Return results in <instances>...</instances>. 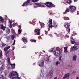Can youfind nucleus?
Returning <instances> with one entry per match:
<instances>
[{"mask_svg": "<svg viewBox=\"0 0 79 79\" xmlns=\"http://www.w3.org/2000/svg\"><path fill=\"white\" fill-rule=\"evenodd\" d=\"M72 49L73 51H76V50H78V48L76 46H74L72 47Z\"/></svg>", "mask_w": 79, "mask_h": 79, "instance_id": "11", "label": "nucleus"}, {"mask_svg": "<svg viewBox=\"0 0 79 79\" xmlns=\"http://www.w3.org/2000/svg\"><path fill=\"white\" fill-rule=\"evenodd\" d=\"M77 1H78V0H74V2H77Z\"/></svg>", "mask_w": 79, "mask_h": 79, "instance_id": "46", "label": "nucleus"}, {"mask_svg": "<svg viewBox=\"0 0 79 79\" xmlns=\"http://www.w3.org/2000/svg\"><path fill=\"white\" fill-rule=\"evenodd\" d=\"M71 9V10H70V12L71 13H73V12H74L75 11H76V7L73 6H70L69 7Z\"/></svg>", "mask_w": 79, "mask_h": 79, "instance_id": "7", "label": "nucleus"}, {"mask_svg": "<svg viewBox=\"0 0 79 79\" xmlns=\"http://www.w3.org/2000/svg\"><path fill=\"white\" fill-rule=\"evenodd\" d=\"M76 73V71H73L72 73L73 74H75Z\"/></svg>", "mask_w": 79, "mask_h": 79, "instance_id": "38", "label": "nucleus"}, {"mask_svg": "<svg viewBox=\"0 0 79 79\" xmlns=\"http://www.w3.org/2000/svg\"><path fill=\"white\" fill-rule=\"evenodd\" d=\"M9 22L10 23V26H11V25H12V22H11L10 20Z\"/></svg>", "mask_w": 79, "mask_h": 79, "instance_id": "37", "label": "nucleus"}, {"mask_svg": "<svg viewBox=\"0 0 79 79\" xmlns=\"http://www.w3.org/2000/svg\"><path fill=\"white\" fill-rule=\"evenodd\" d=\"M14 34H15V37H16V34L15 33H14Z\"/></svg>", "mask_w": 79, "mask_h": 79, "instance_id": "48", "label": "nucleus"}, {"mask_svg": "<svg viewBox=\"0 0 79 79\" xmlns=\"http://www.w3.org/2000/svg\"><path fill=\"white\" fill-rule=\"evenodd\" d=\"M18 27H19V29H21V26H19Z\"/></svg>", "mask_w": 79, "mask_h": 79, "instance_id": "42", "label": "nucleus"}, {"mask_svg": "<svg viewBox=\"0 0 79 79\" xmlns=\"http://www.w3.org/2000/svg\"><path fill=\"white\" fill-rule=\"evenodd\" d=\"M0 21L2 22V23L4 22V19H3V18L1 16H0Z\"/></svg>", "mask_w": 79, "mask_h": 79, "instance_id": "25", "label": "nucleus"}, {"mask_svg": "<svg viewBox=\"0 0 79 79\" xmlns=\"http://www.w3.org/2000/svg\"><path fill=\"white\" fill-rule=\"evenodd\" d=\"M40 24L41 26V28H42V27H45V24H44V23H40Z\"/></svg>", "mask_w": 79, "mask_h": 79, "instance_id": "18", "label": "nucleus"}, {"mask_svg": "<svg viewBox=\"0 0 79 79\" xmlns=\"http://www.w3.org/2000/svg\"><path fill=\"white\" fill-rule=\"evenodd\" d=\"M34 32H37V34H35V35H39L40 34V29H35L34 30Z\"/></svg>", "mask_w": 79, "mask_h": 79, "instance_id": "9", "label": "nucleus"}, {"mask_svg": "<svg viewBox=\"0 0 79 79\" xmlns=\"http://www.w3.org/2000/svg\"><path fill=\"white\" fill-rule=\"evenodd\" d=\"M63 18H64L65 20H68L69 19V18L68 17H63Z\"/></svg>", "mask_w": 79, "mask_h": 79, "instance_id": "30", "label": "nucleus"}, {"mask_svg": "<svg viewBox=\"0 0 79 79\" xmlns=\"http://www.w3.org/2000/svg\"><path fill=\"white\" fill-rule=\"evenodd\" d=\"M53 13H50V15H53Z\"/></svg>", "mask_w": 79, "mask_h": 79, "instance_id": "50", "label": "nucleus"}, {"mask_svg": "<svg viewBox=\"0 0 79 79\" xmlns=\"http://www.w3.org/2000/svg\"><path fill=\"white\" fill-rule=\"evenodd\" d=\"M48 24L50 28H52L53 27H54L55 28L57 27V25L55 22H53V25H52V19H50L49 22L48 23Z\"/></svg>", "mask_w": 79, "mask_h": 79, "instance_id": "4", "label": "nucleus"}, {"mask_svg": "<svg viewBox=\"0 0 79 79\" xmlns=\"http://www.w3.org/2000/svg\"><path fill=\"white\" fill-rule=\"evenodd\" d=\"M56 64L57 66H58V64H60V62L58 61H57L56 62Z\"/></svg>", "mask_w": 79, "mask_h": 79, "instance_id": "32", "label": "nucleus"}, {"mask_svg": "<svg viewBox=\"0 0 79 79\" xmlns=\"http://www.w3.org/2000/svg\"><path fill=\"white\" fill-rule=\"evenodd\" d=\"M45 31L46 34H47V31Z\"/></svg>", "mask_w": 79, "mask_h": 79, "instance_id": "52", "label": "nucleus"}, {"mask_svg": "<svg viewBox=\"0 0 79 79\" xmlns=\"http://www.w3.org/2000/svg\"><path fill=\"white\" fill-rule=\"evenodd\" d=\"M31 42H36V40H31Z\"/></svg>", "mask_w": 79, "mask_h": 79, "instance_id": "35", "label": "nucleus"}, {"mask_svg": "<svg viewBox=\"0 0 79 79\" xmlns=\"http://www.w3.org/2000/svg\"><path fill=\"white\" fill-rule=\"evenodd\" d=\"M54 79H57V77H56L54 78Z\"/></svg>", "mask_w": 79, "mask_h": 79, "instance_id": "53", "label": "nucleus"}, {"mask_svg": "<svg viewBox=\"0 0 79 79\" xmlns=\"http://www.w3.org/2000/svg\"><path fill=\"white\" fill-rule=\"evenodd\" d=\"M22 39L23 41L24 42V43H25V44H26V42H27V39L25 37H24L23 38H22Z\"/></svg>", "mask_w": 79, "mask_h": 79, "instance_id": "12", "label": "nucleus"}, {"mask_svg": "<svg viewBox=\"0 0 79 79\" xmlns=\"http://www.w3.org/2000/svg\"><path fill=\"white\" fill-rule=\"evenodd\" d=\"M42 75H40V78H39L38 79H41V78H42Z\"/></svg>", "mask_w": 79, "mask_h": 79, "instance_id": "44", "label": "nucleus"}, {"mask_svg": "<svg viewBox=\"0 0 79 79\" xmlns=\"http://www.w3.org/2000/svg\"><path fill=\"white\" fill-rule=\"evenodd\" d=\"M37 53H38V52H37V53L35 52V53L36 54H37Z\"/></svg>", "mask_w": 79, "mask_h": 79, "instance_id": "62", "label": "nucleus"}, {"mask_svg": "<svg viewBox=\"0 0 79 79\" xmlns=\"http://www.w3.org/2000/svg\"><path fill=\"white\" fill-rule=\"evenodd\" d=\"M10 65L13 68H15V64H10Z\"/></svg>", "mask_w": 79, "mask_h": 79, "instance_id": "28", "label": "nucleus"}, {"mask_svg": "<svg viewBox=\"0 0 79 79\" xmlns=\"http://www.w3.org/2000/svg\"><path fill=\"white\" fill-rule=\"evenodd\" d=\"M36 0V2H38V1H39V0Z\"/></svg>", "mask_w": 79, "mask_h": 79, "instance_id": "56", "label": "nucleus"}, {"mask_svg": "<svg viewBox=\"0 0 79 79\" xmlns=\"http://www.w3.org/2000/svg\"><path fill=\"white\" fill-rule=\"evenodd\" d=\"M67 2L69 5H71V3H72V1L71 0H67Z\"/></svg>", "mask_w": 79, "mask_h": 79, "instance_id": "23", "label": "nucleus"}, {"mask_svg": "<svg viewBox=\"0 0 79 79\" xmlns=\"http://www.w3.org/2000/svg\"><path fill=\"white\" fill-rule=\"evenodd\" d=\"M35 65V63H33V65H34V66Z\"/></svg>", "mask_w": 79, "mask_h": 79, "instance_id": "54", "label": "nucleus"}, {"mask_svg": "<svg viewBox=\"0 0 79 79\" xmlns=\"http://www.w3.org/2000/svg\"><path fill=\"white\" fill-rule=\"evenodd\" d=\"M15 42H16V40H14V42L12 44L13 45H15Z\"/></svg>", "mask_w": 79, "mask_h": 79, "instance_id": "34", "label": "nucleus"}, {"mask_svg": "<svg viewBox=\"0 0 79 79\" xmlns=\"http://www.w3.org/2000/svg\"><path fill=\"white\" fill-rule=\"evenodd\" d=\"M48 60V58L47 56H44L42 58V60L40 62H40H38L39 66H40V67H43L44 66V62H45V61H47Z\"/></svg>", "mask_w": 79, "mask_h": 79, "instance_id": "2", "label": "nucleus"}, {"mask_svg": "<svg viewBox=\"0 0 79 79\" xmlns=\"http://www.w3.org/2000/svg\"><path fill=\"white\" fill-rule=\"evenodd\" d=\"M7 60H8V63L9 64H10V58H7Z\"/></svg>", "mask_w": 79, "mask_h": 79, "instance_id": "29", "label": "nucleus"}, {"mask_svg": "<svg viewBox=\"0 0 79 79\" xmlns=\"http://www.w3.org/2000/svg\"><path fill=\"white\" fill-rule=\"evenodd\" d=\"M16 26V23H14L13 24V26L15 27Z\"/></svg>", "mask_w": 79, "mask_h": 79, "instance_id": "39", "label": "nucleus"}, {"mask_svg": "<svg viewBox=\"0 0 79 79\" xmlns=\"http://www.w3.org/2000/svg\"><path fill=\"white\" fill-rule=\"evenodd\" d=\"M10 48V46H8L4 48V50L5 52H7V50Z\"/></svg>", "mask_w": 79, "mask_h": 79, "instance_id": "14", "label": "nucleus"}, {"mask_svg": "<svg viewBox=\"0 0 79 79\" xmlns=\"http://www.w3.org/2000/svg\"><path fill=\"white\" fill-rule=\"evenodd\" d=\"M30 3V0H27V1L25 2L22 6H28Z\"/></svg>", "mask_w": 79, "mask_h": 79, "instance_id": "8", "label": "nucleus"}, {"mask_svg": "<svg viewBox=\"0 0 79 79\" xmlns=\"http://www.w3.org/2000/svg\"><path fill=\"white\" fill-rule=\"evenodd\" d=\"M0 58L1 59L3 58V52H2V51H1V50H0Z\"/></svg>", "mask_w": 79, "mask_h": 79, "instance_id": "17", "label": "nucleus"}, {"mask_svg": "<svg viewBox=\"0 0 79 79\" xmlns=\"http://www.w3.org/2000/svg\"><path fill=\"white\" fill-rule=\"evenodd\" d=\"M44 52H45V51H44Z\"/></svg>", "mask_w": 79, "mask_h": 79, "instance_id": "64", "label": "nucleus"}, {"mask_svg": "<svg viewBox=\"0 0 79 79\" xmlns=\"http://www.w3.org/2000/svg\"><path fill=\"white\" fill-rule=\"evenodd\" d=\"M62 52L61 50H56L54 51V54L56 56H59L61 54Z\"/></svg>", "mask_w": 79, "mask_h": 79, "instance_id": "6", "label": "nucleus"}, {"mask_svg": "<svg viewBox=\"0 0 79 79\" xmlns=\"http://www.w3.org/2000/svg\"><path fill=\"white\" fill-rule=\"evenodd\" d=\"M6 45V44H4L2 42V46L3 47H5V45Z\"/></svg>", "mask_w": 79, "mask_h": 79, "instance_id": "31", "label": "nucleus"}, {"mask_svg": "<svg viewBox=\"0 0 79 79\" xmlns=\"http://www.w3.org/2000/svg\"><path fill=\"white\" fill-rule=\"evenodd\" d=\"M6 28V27L4 26L2 24L1 25V29H2L3 31H5V28Z\"/></svg>", "mask_w": 79, "mask_h": 79, "instance_id": "13", "label": "nucleus"}, {"mask_svg": "<svg viewBox=\"0 0 79 79\" xmlns=\"http://www.w3.org/2000/svg\"><path fill=\"white\" fill-rule=\"evenodd\" d=\"M64 26L65 27L67 30V32L68 33L70 32V28H69V23H68V22H65L64 24Z\"/></svg>", "mask_w": 79, "mask_h": 79, "instance_id": "5", "label": "nucleus"}, {"mask_svg": "<svg viewBox=\"0 0 79 79\" xmlns=\"http://www.w3.org/2000/svg\"><path fill=\"white\" fill-rule=\"evenodd\" d=\"M12 31H14V30L13 29Z\"/></svg>", "mask_w": 79, "mask_h": 79, "instance_id": "60", "label": "nucleus"}, {"mask_svg": "<svg viewBox=\"0 0 79 79\" xmlns=\"http://www.w3.org/2000/svg\"><path fill=\"white\" fill-rule=\"evenodd\" d=\"M31 2H36V1L35 0H32Z\"/></svg>", "mask_w": 79, "mask_h": 79, "instance_id": "41", "label": "nucleus"}, {"mask_svg": "<svg viewBox=\"0 0 79 79\" xmlns=\"http://www.w3.org/2000/svg\"><path fill=\"white\" fill-rule=\"evenodd\" d=\"M49 74L51 77H52V75L53 74V71L51 70L49 72Z\"/></svg>", "mask_w": 79, "mask_h": 79, "instance_id": "19", "label": "nucleus"}, {"mask_svg": "<svg viewBox=\"0 0 79 79\" xmlns=\"http://www.w3.org/2000/svg\"><path fill=\"white\" fill-rule=\"evenodd\" d=\"M10 28H12V27H12V25H10Z\"/></svg>", "mask_w": 79, "mask_h": 79, "instance_id": "51", "label": "nucleus"}, {"mask_svg": "<svg viewBox=\"0 0 79 79\" xmlns=\"http://www.w3.org/2000/svg\"><path fill=\"white\" fill-rule=\"evenodd\" d=\"M70 76L69 73H68L65 74L64 76H63L62 79H65L66 78H67V77H69Z\"/></svg>", "mask_w": 79, "mask_h": 79, "instance_id": "10", "label": "nucleus"}, {"mask_svg": "<svg viewBox=\"0 0 79 79\" xmlns=\"http://www.w3.org/2000/svg\"><path fill=\"white\" fill-rule=\"evenodd\" d=\"M5 69V67L4 66L2 65L1 67L0 68V70H3Z\"/></svg>", "mask_w": 79, "mask_h": 79, "instance_id": "27", "label": "nucleus"}, {"mask_svg": "<svg viewBox=\"0 0 79 79\" xmlns=\"http://www.w3.org/2000/svg\"><path fill=\"white\" fill-rule=\"evenodd\" d=\"M6 32L7 34H10V30L8 28H7L6 30Z\"/></svg>", "mask_w": 79, "mask_h": 79, "instance_id": "21", "label": "nucleus"}, {"mask_svg": "<svg viewBox=\"0 0 79 79\" xmlns=\"http://www.w3.org/2000/svg\"><path fill=\"white\" fill-rule=\"evenodd\" d=\"M53 51V48H52L49 50V52H52Z\"/></svg>", "mask_w": 79, "mask_h": 79, "instance_id": "33", "label": "nucleus"}, {"mask_svg": "<svg viewBox=\"0 0 79 79\" xmlns=\"http://www.w3.org/2000/svg\"><path fill=\"white\" fill-rule=\"evenodd\" d=\"M75 44L77 45H79V43H75Z\"/></svg>", "mask_w": 79, "mask_h": 79, "instance_id": "43", "label": "nucleus"}, {"mask_svg": "<svg viewBox=\"0 0 79 79\" xmlns=\"http://www.w3.org/2000/svg\"><path fill=\"white\" fill-rule=\"evenodd\" d=\"M1 76L2 77V79H4V76L3 75H1Z\"/></svg>", "mask_w": 79, "mask_h": 79, "instance_id": "40", "label": "nucleus"}, {"mask_svg": "<svg viewBox=\"0 0 79 79\" xmlns=\"http://www.w3.org/2000/svg\"><path fill=\"white\" fill-rule=\"evenodd\" d=\"M18 32L19 34H21V32H22V30L19 29L18 30Z\"/></svg>", "mask_w": 79, "mask_h": 79, "instance_id": "26", "label": "nucleus"}, {"mask_svg": "<svg viewBox=\"0 0 79 79\" xmlns=\"http://www.w3.org/2000/svg\"><path fill=\"white\" fill-rule=\"evenodd\" d=\"M64 52L65 53H68V48L67 47H64Z\"/></svg>", "mask_w": 79, "mask_h": 79, "instance_id": "20", "label": "nucleus"}, {"mask_svg": "<svg viewBox=\"0 0 79 79\" xmlns=\"http://www.w3.org/2000/svg\"><path fill=\"white\" fill-rule=\"evenodd\" d=\"M77 58V56L76 55L73 56V59L74 61H76V60Z\"/></svg>", "mask_w": 79, "mask_h": 79, "instance_id": "24", "label": "nucleus"}, {"mask_svg": "<svg viewBox=\"0 0 79 79\" xmlns=\"http://www.w3.org/2000/svg\"><path fill=\"white\" fill-rule=\"evenodd\" d=\"M41 40L42 39V38H41Z\"/></svg>", "mask_w": 79, "mask_h": 79, "instance_id": "61", "label": "nucleus"}, {"mask_svg": "<svg viewBox=\"0 0 79 79\" xmlns=\"http://www.w3.org/2000/svg\"><path fill=\"white\" fill-rule=\"evenodd\" d=\"M61 58H62V56H60L59 57V61H61Z\"/></svg>", "mask_w": 79, "mask_h": 79, "instance_id": "36", "label": "nucleus"}, {"mask_svg": "<svg viewBox=\"0 0 79 79\" xmlns=\"http://www.w3.org/2000/svg\"><path fill=\"white\" fill-rule=\"evenodd\" d=\"M15 57H14V59H15Z\"/></svg>", "mask_w": 79, "mask_h": 79, "instance_id": "59", "label": "nucleus"}, {"mask_svg": "<svg viewBox=\"0 0 79 79\" xmlns=\"http://www.w3.org/2000/svg\"><path fill=\"white\" fill-rule=\"evenodd\" d=\"M18 77V73L16 72L12 71L9 74L8 77L9 78L11 79H15L17 78Z\"/></svg>", "mask_w": 79, "mask_h": 79, "instance_id": "3", "label": "nucleus"}, {"mask_svg": "<svg viewBox=\"0 0 79 79\" xmlns=\"http://www.w3.org/2000/svg\"><path fill=\"white\" fill-rule=\"evenodd\" d=\"M11 51V50L10 49L9 51H5V56H7L8 55V53Z\"/></svg>", "mask_w": 79, "mask_h": 79, "instance_id": "16", "label": "nucleus"}, {"mask_svg": "<svg viewBox=\"0 0 79 79\" xmlns=\"http://www.w3.org/2000/svg\"><path fill=\"white\" fill-rule=\"evenodd\" d=\"M17 79H20V78H17Z\"/></svg>", "mask_w": 79, "mask_h": 79, "instance_id": "57", "label": "nucleus"}, {"mask_svg": "<svg viewBox=\"0 0 79 79\" xmlns=\"http://www.w3.org/2000/svg\"><path fill=\"white\" fill-rule=\"evenodd\" d=\"M35 4L36 5H38L42 7H45V5L47 6V7H49V8H53L55 6L53 5L52 4L48 2H47L45 4L40 3H35Z\"/></svg>", "mask_w": 79, "mask_h": 79, "instance_id": "1", "label": "nucleus"}, {"mask_svg": "<svg viewBox=\"0 0 79 79\" xmlns=\"http://www.w3.org/2000/svg\"><path fill=\"white\" fill-rule=\"evenodd\" d=\"M12 40H14V38H12Z\"/></svg>", "mask_w": 79, "mask_h": 79, "instance_id": "58", "label": "nucleus"}, {"mask_svg": "<svg viewBox=\"0 0 79 79\" xmlns=\"http://www.w3.org/2000/svg\"><path fill=\"white\" fill-rule=\"evenodd\" d=\"M76 79H79V77H77L76 78Z\"/></svg>", "mask_w": 79, "mask_h": 79, "instance_id": "55", "label": "nucleus"}, {"mask_svg": "<svg viewBox=\"0 0 79 79\" xmlns=\"http://www.w3.org/2000/svg\"><path fill=\"white\" fill-rule=\"evenodd\" d=\"M71 41L72 44H74L75 43V41L73 38H71Z\"/></svg>", "mask_w": 79, "mask_h": 79, "instance_id": "22", "label": "nucleus"}, {"mask_svg": "<svg viewBox=\"0 0 79 79\" xmlns=\"http://www.w3.org/2000/svg\"><path fill=\"white\" fill-rule=\"evenodd\" d=\"M15 38V36H14V35H12V38Z\"/></svg>", "mask_w": 79, "mask_h": 79, "instance_id": "47", "label": "nucleus"}, {"mask_svg": "<svg viewBox=\"0 0 79 79\" xmlns=\"http://www.w3.org/2000/svg\"><path fill=\"white\" fill-rule=\"evenodd\" d=\"M34 8H37V6H34Z\"/></svg>", "mask_w": 79, "mask_h": 79, "instance_id": "49", "label": "nucleus"}, {"mask_svg": "<svg viewBox=\"0 0 79 79\" xmlns=\"http://www.w3.org/2000/svg\"><path fill=\"white\" fill-rule=\"evenodd\" d=\"M41 36H43V35H42Z\"/></svg>", "mask_w": 79, "mask_h": 79, "instance_id": "63", "label": "nucleus"}, {"mask_svg": "<svg viewBox=\"0 0 79 79\" xmlns=\"http://www.w3.org/2000/svg\"><path fill=\"white\" fill-rule=\"evenodd\" d=\"M70 11V9L69 8H67L66 9L65 12H64L63 13V15L64 14H66L67 13H68V12H69V11Z\"/></svg>", "mask_w": 79, "mask_h": 79, "instance_id": "15", "label": "nucleus"}, {"mask_svg": "<svg viewBox=\"0 0 79 79\" xmlns=\"http://www.w3.org/2000/svg\"><path fill=\"white\" fill-rule=\"evenodd\" d=\"M26 46H23V47H22V48H26Z\"/></svg>", "mask_w": 79, "mask_h": 79, "instance_id": "45", "label": "nucleus"}]
</instances>
